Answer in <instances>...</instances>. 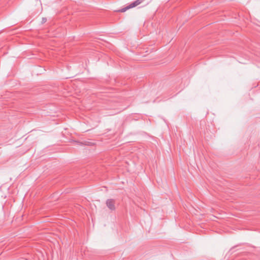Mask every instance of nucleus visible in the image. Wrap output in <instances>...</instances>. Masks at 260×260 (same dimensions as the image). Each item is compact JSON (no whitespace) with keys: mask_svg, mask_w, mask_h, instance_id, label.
<instances>
[{"mask_svg":"<svg viewBox=\"0 0 260 260\" xmlns=\"http://www.w3.org/2000/svg\"><path fill=\"white\" fill-rule=\"evenodd\" d=\"M46 21V18H43V22H45Z\"/></svg>","mask_w":260,"mask_h":260,"instance_id":"3","label":"nucleus"},{"mask_svg":"<svg viewBox=\"0 0 260 260\" xmlns=\"http://www.w3.org/2000/svg\"><path fill=\"white\" fill-rule=\"evenodd\" d=\"M144 1V0H137V1L132 3L131 4H129L127 7H126L124 8H122L119 11H120L121 12H124L129 9L132 8H134V7H135L138 6L139 5L142 3Z\"/></svg>","mask_w":260,"mask_h":260,"instance_id":"1","label":"nucleus"},{"mask_svg":"<svg viewBox=\"0 0 260 260\" xmlns=\"http://www.w3.org/2000/svg\"><path fill=\"white\" fill-rule=\"evenodd\" d=\"M115 201L114 199H108L106 201V205L111 210H115Z\"/></svg>","mask_w":260,"mask_h":260,"instance_id":"2","label":"nucleus"}]
</instances>
